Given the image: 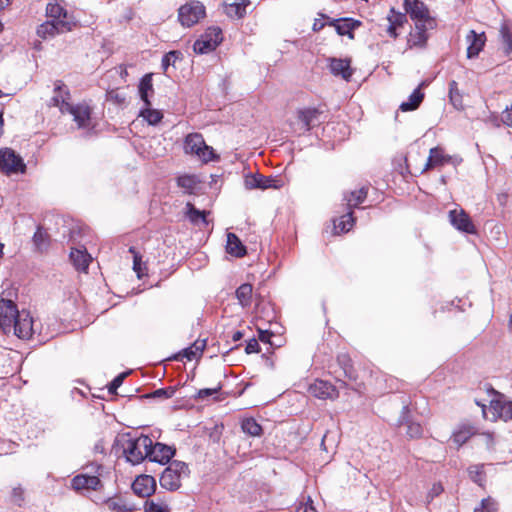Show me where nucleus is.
Returning <instances> with one entry per match:
<instances>
[{"mask_svg":"<svg viewBox=\"0 0 512 512\" xmlns=\"http://www.w3.org/2000/svg\"><path fill=\"white\" fill-rule=\"evenodd\" d=\"M482 412L485 419L490 421L512 420V401L504 394L495 392L489 406L482 405Z\"/></svg>","mask_w":512,"mask_h":512,"instance_id":"1","label":"nucleus"},{"mask_svg":"<svg viewBox=\"0 0 512 512\" xmlns=\"http://www.w3.org/2000/svg\"><path fill=\"white\" fill-rule=\"evenodd\" d=\"M151 445L152 439L146 435L129 438L123 444V453L127 461L136 465L148 458Z\"/></svg>","mask_w":512,"mask_h":512,"instance_id":"2","label":"nucleus"},{"mask_svg":"<svg viewBox=\"0 0 512 512\" xmlns=\"http://www.w3.org/2000/svg\"><path fill=\"white\" fill-rule=\"evenodd\" d=\"M184 151L186 154L196 155L204 163L219 160V155L205 143L203 136L199 133H191L186 136Z\"/></svg>","mask_w":512,"mask_h":512,"instance_id":"3","label":"nucleus"},{"mask_svg":"<svg viewBox=\"0 0 512 512\" xmlns=\"http://www.w3.org/2000/svg\"><path fill=\"white\" fill-rule=\"evenodd\" d=\"M403 7L406 14L414 22V25L426 24L430 29L436 28V19L430 15V11L424 2L420 0H404Z\"/></svg>","mask_w":512,"mask_h":512,"instance_id":"4","label":"nucleus"},{"mask_svg":"<svg viewBox=\"0 0 512 512\" xmlns=\"http://www.w3.org/2000/svg\"><path fill=\"white\" fill-rule=\"evenodd\" d=\"M188 466L181 461H173L162 472L160 485L166 490L174 491L181 486V479L188 475Z\"/></svg>","mask_w":512,"mask_h":512,"instance_id":"5","label":"nucleus"},{"mask_svg":"<svg viewBox=\"0 0 512 512\" xmlns=\"http://www.w3.org/2000/svg\"><path fill=\"white\" fill-rule=\"evenodd\" d=\"M76 26V22L72 16L65 18H49L37 28V35L41 38L53 37L56 34L71 31Z\"/></svg>","mask_w":512,"mask_h":512,"instance_id":"6","label":"nucleus"},{"mask_svg":"<svg viewBox=\"0 0 512 512\" xmlns=\"http://www.w3.org/2000/svg\"><path fill=\"white\" fill-rule=\"evenodd\" d=\"M0 171L10 176L13 174H23L26 171V165L23 159L11 148L0 150Z\"/></svg>","mask_w":512,"mask_h":512,"instance_id":"7","label":"nucleus"},{"mask_svg":"<svg viewBox=\"0 0 512 512\" xmlns=\"http://www.w3.org/2000/svg\"><path fill=\"white\" fill-rule=\"evenodd\" d=\"M222 30L219 27H209L201 37L195 41L193 49L197 54H206L214 51L222 42Z\"/></svg>","mask_w":512,"mask_h":512,"instance_id":"8","label":"nucleus"},{"mask_svg":"<svg viewBox=\"0 0 512 512\" xmlns=\"http://www.w3.org/2000/svg\"><path fill=\"white\" fill-rule=\"evenodd\" d=\"M205 16V7L200 2L182 5L178 11V19L183 26L191 27Z\"/></svg>","mask_w":512,"mask_h":512,"instance_id":"9","label":"nucleus"},{"mask_svg":"<svg viewBox=\"0 0 512 512\" xmlns=\"http://www.w3.org/2000/svg\"><path fill=\"white\" fill-rule=\"evenodd\" d=\"M20 312L12 300L3 298L0 300V328L5 334L11 333L13 323Z\"/></svg>","mask_w":512,"mask_h":512,"instance_id":"10","label":"nucleus"},{"mask_svg":"<svg viewBox=\"0 0 512 512\" xmlns=\"http://www.w3.org/2000/svg\"><path fill=\"white\" fill-rule=\"evenodd\" d=\"M11 332L22 340H28L33 336L35 333L34 321L28 311L22 310L19 313Z\"/></svg>","mask_w":512,"mask_h":512,"instance_id":"11","label":"nucleus"},{"mask_svg":"<svg viewBox=\"0 0 512 512\" xmlns=\"http://www.w3.org/2000/svg\"><path fill=\"white\" fill-rule=\"evenodd\" d=\"M245 188L248 190L253 189H279L283 186V181L271 176H264L262 174H250L245 177Z\"/></svg>","mask_w":512,"mask_h":512,"instance_id":"12","label":"nucleus"},{"mask_svg":"<svg viewBox=\"0 0 512 512\" xmlns=\"http://www.w3.org/2000/svg\"><path fill=\"white\" fill-rule=\"evenodd\" d=\"M322 19L329 20L328 25L333 26L340 36H348L354 39V30L361 26L359 20L353 18L331 19L329 16L321 14Z\"/></svg>","mask_w":512,"mask_h":512,"instance_id":"13","label":"nucleus"},{"mask_svg":"<svg viewBox=\"0 0 512 512\" xmlns=\"http://www.w3.org/2000/svg\"><path fill=\"white\" fill-rule=\"evenodd\" d=\"M71 487L77 492L97 491L102 488V482L98 476L78 474L72 478Z\"/></svg>","mask_w":512,"mask_h":512,"instance_id":"14","label":"nucleus"},{"mask_svg":"<svg viewBox=\"0 0 512 512\" xmlns=\"http://www.w3.org/2000/svg\"><path fill=\"white\" fill-rule=\"evenodd\" d=\"M498 51L512 61V24L503 22L498 33Z\"/></svg>","mask_w":512,"mask_h":512,"instance_id":"15","label":"nucleus"},{"mask_svg":"<svg viewBox=\"0 0 512 512\" xmlns=\"http://www.w3.org/2000/svg\"><path fill=\"white\" fill-rule=\"evenodd\" d=\"M451 224L459 231L468 234L476 233L475 225L463 209H454L449 212Z\"/></svg>","mask_w":512,"mask_h":512,"instance_id":"16","label":"nucleus"},{"mask_svg":"<svg viewBox=\"0 0 512 512\" xmlns=\"http://www.w3.org/2000/svg\"><path fill=\"white\" fill-rule=\"evenodd\" d=\"M66 113L73 116L78 128L85 129L91 126V109L86 104L71 105Z\"/></svg>","mask_w":512,"mask_h":512,"instance_id":"17","label":"nucleus"},{"mask_svg":"<svg viewBox=\"0 0 512 512\" xmlns=\"http://www.w3.org/2000/svg\"><path fill=\"white\" fill-rule=\"evenodd\" d=\"M174 453L175 450L172 447L159 442L155 444L152 442L151 448H149L148 459L151 462L166 464L173 457Z\"/></svg>","mask_w":512,"mask_h":512,"instance_id":"18","label":"nucleus"},{"mask_svg":"<svg viewBox=\"0 0 512 512\" xmlns=\"http://www.w3.org/2000/svg\"><path fill=\"white\" fill-rule=\"evenodd\" d=\"M70 92L66 85L61 81H57L54 87V95L51 98V105L58 107L62 114L66 113L67 108L72 104L69 102Z\"/></svg>","mask_w":512,"mask_h":512,"instance_id":"19","label":"nucleus"},{"mask_svg":"<svg viewBox=\"0 0 512 512\" xmlns=\"http://www.w3.org/2000/svg\"><path fill=\"white\" fill-rule=\"evenodd\" d=\"M309 393L319 399H335L339 393L330 383L323 380H316L309 386Z\"/></svg>","mask_w":512,"mask_h":512,"instance_id":"20","label":"nucleus"},{"mask_svg":"<svg viewBox=\"0 0 512 512\" xmlns=\"http://www.w3.org/2000/svg\"><path fill=\"white\" fill-rule=\"evenodd\" d=\"M485 32L477 33L475 30H470L466 35L467 57L472 59L479 55L486 42Z\"/></svg>","mask_w":512,"mask_h":512,"instance_id":"21","label":"nucleus"},{"mask_svg":"<svg viewBox=\"0 0 512 512\" xmlns=\"http://www.w3.org/2000/svg\"><path fill=\"white\" fill-rule=\"evenodd\" d=\"M429 30L431 29L426 24L414 25V29L409 33L407 39L409 48H424L429 38Z\"/></svg>","mask_w":512,"mask_h":512,"instance_id":"22","label":"nucleus"},{"mask_svg":"<svg viewBox=\"0 0 512 512\" xmlns=\"http://www.w3.org/2000/svg\"><path fill=\"white\" fill-rule=\"evenodd\" d=\"M156 488L155 479L149 475L138 476L132 484L135 494L140 497H149Z\"/></svg>","mask_w":512,"mask_h":512,"instance_id":"23","label":"nucleus"},{"mask_svg":"<svg viewBox=\"0 0 512 512\" xmlns=\"http://www.w3.org/2000/svg\"><path fill=\"white\" fill-rule=\"evenodd\" d=\"M451 156L444 153L443 149L440 147H434L430 149L429 157L427 162L422 170L425 172L434 167L443 166L446 163L450 162Z\"/></svg>","mask_w":512,"mask_h":512,"instance_id":"24","label":"nucleus"},{"mask_svg":"<svg viewBox=\"0 0 512 512\" xmlns=\"http://www.w3.org/2000/svg\"><path fill=\"white\" fill-rule=\"evenodd\" d=\"M298 125L301 131H309L318 117V111L314 108H306L297 112Z\"/></svg>","mask_w":512,"mask_h":512,"instance_id":"25","label":"nucleus"},{"mask_svg":"<svg viewBox=\"0 0 512 512\" xmlns=\"http://www.w3.org/2000/svg\"><path fill=\"white\" fill-rule=\"evenodd\" d=\"M70 259L78 271L86 272L92 260L91 256L85 251L80 249H72L70 252Z\"/></svg>","mask_w":512,"mask_h":512,"instance_id":"26","label":"nucleus"},{"mask_svg":"<svg viewBox=\"0 0 512 512\" xmlns=\"http://www.w3.org/2000/svg\"><path fill=\"white\" fill-rule=\"evenodd\" d=\"M226 251L235 257H243L246 254V248L241 240L234 233L227 234Z\"/></svg>","mask_w":512,"mask_h":512,"instance_id":"27","label":"nucleus"},{"mask_svg":"<svg viewBox=\"0 0 512 512\" xmlns=\"http://www.w3.org/2000/svg\"><path fill=\"white\" fill-rule=\"evenodd\" d=\"M249 4V0H235V2L225 6V13L230 18L240 19L246 14V8Z\"/></svg>","mask_w":512,"mask_h":512,"instance_id":"28","label":"nucleus"},{"mask_svg":"<svg viewBox=\"0 0 512 512\" xmlns=\"http://www.w3.org/2000/svg\"><path fill=\"white\" fill-rule=\"evenodd\" d=\"M426 83L422 82L418 85V87L412 92V94L409 96L408 101L403 102L400 105V109L404 112L406 111H413L415 110L420 103L422 102L424 98V94L420 91L421 87L425 86Z\"/></svg>","mask_w":512,"mask_h":512,"instance_id":"29","label":"nucleus"},{"mask_svg":"<svg viewBox=\"0 0 512 512\" xmlns=\"http://www.w3.org/2000/svg\"><path fill=\"white\" fill-rule=\"evenodd\" d=\"M408 413V407L407 406H404L403 409H402V415H401V418L399 420V424L400 425H403L405 424L407 426V435L410 437V438H419L421 437L422 435V432H423V429L421 427V425L417 422H412V421H408L406 419V414Z\"/></svg>","mask_w":512,"mask_h":512,"instance_id":"30","label":"nucleus"},{"mask_svg":"<svg viewBox=\"0 0 512 512\" xmlns=\"http://www.w3.org/2000/svg\"><path fill=\"white\" fill-rule=\"evenodd\" d=\"M367 197V188L361 187L360 189L354 190L345 194L344 200L346 201V205L349 210L352 208L358 207Z\"/></svg>","mask_w":512,"mask_h":512,"instance_id":"31","label":"nucleus"},{"mask_svg":"<svg viewBox=\"0 0 512 512\" xmlns=\"http://www.w3.org/2000/svg\"><path fill=\"white\" fill-rule=\"evenodd\" d=\"M355 219L352 210H349L345 215L341 216L334 222V229L336 234L345 233L350 231L353 227Z\"/></svg>","mask_w":512,"mask_h":512,"instance_id":"32","label":"nucleus"},{"mask_svg":"<svg viewBox=\"0 0 512 512\" xmlns=\"http://www.w3.org/2000/svg\"><path fill=\"white\" fill-rule=\"evenodd\" d=\"M252 291V285L248 283H244L237 288L236 298L243 308L249 307L251 305Z\"/></svg>","mask_w":512,"mask_h":512,"instance_id":"33","label":"nucleus"},{"mask_svg":"<svg viewBox=\"0 0 512 512\" xmlns=\"http://www.w3.org/2000/svg\"><path fill=\"white\" fill-rule=\"evenodd\" d=\"M33 243L38 251H46L50 244V237L46 231L41 227H38L33 236Z\"/></svg>","mask_w":512,"mask_h":512,"instance_id":"34","label":"nucleus"},{"mask_svg":"<svg viewBox=\"0 0 512 512\" xmlns=\"http://www.w3.org/2000/svg\"><path fill=\"white\" fill-rule=\"evenodd\" d=\"M468 474L470 479L478 484L479 486L483 487L486 482V474L484 472V464H475L471 465L468 468Z\"/></svg>","mask_w":512,"mask_h":512,"instance_id":"35","label":"nucleus"},{"mask_svg":"<svg viewBox=\"0 0 512 512\" xmlns=\"http://www.w3.org/2000/svg\"><path fill=\"white\" fill-rule=\"evenodd\" d=\"M473 434L474 430L471 426H463L453 432L452 440L458 447H460L466 443Z\"/></svg>","mask_w":512,"mask_h":512,"instance_id":"36","label":"nucleus"},{"mask_svg":"<svg viewBox=\"0 0 512 512\" xmlns=\"http://www.w3.org/2000/svg\"><path fill=\"white\" fill-rule=\"evenodd\" d=\"M153 90V85H152V75L151 74H146L141 82H140V85H139V93H140V97L141 99L143 100V102L145 103L146 106H150L151 103L148 99V95H149V92Z\"/></svg>","mask_w":512,"mask_h":512,"instance_id":"37","label":"nucleus"},{"mask_svg":"<svg viewBox=\"0 0 512 512\" xmlns=\"http://www.w3.org/2000/svg\"><path fill=\"white\" fill-rule=\"evenodd\" d=\"M241 428L244 433L250 436H260L262 433V427L254 418H245L241 423Z\"/></svg>","mask_w":512,"mask_h":512,"instance_id":"38","label":"nucleus"},{"mask_svg":"<svg viewBox=\"0 0 512 512\" xmlns=\"http://www.w3.org/2000/svg\"><path fill=\"white\" fill-rule=\"evenodd\" d=\"M186 210V216L193 224H198L199 222L207 224L205 211L196 209L190 202L186 204Z\"/></svg>","mask_w":512,"mask_h":512,"instance_id":"39","label":"nucleus"},{"mask_svg":"<svg viewBox=\"0 0 512 512\" xmlns=\"http://www.w3.org/2000/svg\"><path fill=\"white\" fill-rule=\"evenodd\" d=\"M145 512H170L168 503L160 498L146 501Z\"/></svg>","mask_w":512,"mask_h":512,"instance_id":"40","label":"nucleus"},{"mask_svg":"<svg viewBox=\"0 0 512 512\" xmlns=\"http://www.w3.org/2000/svg\"><path fill=\"white\" fill-rule=\"evenodd\" d=\"M206 346V340H196L190 347L183 350V355L192 360L202 354Z\"/></svg>","mask_w":512,"mask_h":512,"instance_id":"41","label":"nucleus"},{"mask_svg":"<svg viewBox=\"0 0 512 512\" xmlns=\"http://www.w3.org/2000/svg\"><path fill=\"white\" fill-rule=\"evenodd\" d=\"M140 116L143 117V119L146 120L150 125L158 124L163 118L161 111L151 109L150 106H146V108L140 112Z\"/></svg>","mask_w":512,"mask_h":512,"instance_id":"42","label":"nucleus"},{"mask_svg":"<svg viewBox=\"0 0 512 512\" xmlns=\"http://www.w3.org/2000/svg\"><path fill=\"white\" fill-rule=\"evenodd\" d=\"M198 182L195 175H182L177 178L178 186L183 188L187 193H192Z\"/></svg>","mask_w":512,"mask_h":512,"instance_id":"43","label":"nucleus"},{"mask_svg":"<svg viewBox=\"0 0 512 512\" xmlns=\"http://www.w3.org/2000/svg\"><path fill=\"white\" fill-rule=\"evenodd\" d=\"M46 15L48 18H65L71 16L68 11L58 3H48L46 6Z\"/></svg>","mask_w":512,"mask_h":512,"instance_id":"44","label":"nucleus"},{"mask_svg":"<svg viewBox=\"0 0 512 512\" xmlns=\"http://www.w3.org/2000/svg\"><path fill=\"white\" fill-rule=\"evenodd\" d=\"M449 98H450L452 105L456 109L463 108L462 96L459 93L458 84L455 80L451 81L449 84Z\"/></svg>","mask_w":512,"mask_h":512,"instance_id":"45","label":"nucleus"},{"mask_svg":"<svg viewBox=\"0 0 512 512\" xmlns=\"http://www.w3.org/2000/svg\"><path fill=\"white\" fill-rule=\"evenodd\" d=\"M177 391V388L175 386H169L166 388H160L155 391H153L150 394H147L146 398H156L160 400L169 399L172 398Z\"/></svg>","mask_w":512,"mask_h":512,"instance_id":"46","label":"nucleus"},{"mask_svg":"<svg viewBox=\"0 0 512 512\" xmlns=\"http://www.w3.org/2000/svg\"><path fill=\"white\" fill-rule=\"evenodd\" d=\"M129 252L133 255V270L137 273L138 278H141L145 274V263L142 262L141 255L134 247H130Z\"/></svg>","mask_w":512,"mask_h":512,"instance_id":"47","label":"nucleus"},{"mask_svg":"<svg viewBox=\"0 0 512 512\" xmlns=\"http://www.w3.org/2000/svg\"><path fill=\"white\" fill-rule=\"evenodd\" d=\"M330 73L334 76H340L346 81H350L351 76L354 73L352 66H328Z\"/></svg>","mask_w":512,"mask_h":512,"instance_id":"48","label":"nucleus"},{"mask_svg":"<svg viewBox=\"0 0 512 512\" xmlns=\"http://www.w3.org/2000/svg\"><path fill=\"white\" fill-rule=\"evenodd\" d=\"M387 19L389 23L398 28L402 27L407 22V14L406 12H397L395 8L392 7L390 9L389 15L387 16Z\"/></svg>","mask_w":512,"mask_h":512,"instance_id":"49","label":"nucleus"},{"mask_svg":"<svg viewBox=\"0 0 512 512\" xmlns=\"http://www.w3.org/2000/svg\"><path fill=\"white\" fill-rule=\"evenodd\" d=\"M183 54L180 51H170L162 56L161 64H175L183 60Z\"/></svg>","mask_w":512,"mask_h":512,"instance_id":"50","label":"nucleus"},{"mask_svg":"<svg viewBox=\"0 0 512 512\" xmlns=\"http://www.w3.org/2000/svg\"><path fill=\"white\" fill-rule=\"evenodd\" d=\"M496 503L492 498H486L481 501L480 507H476L474 512H495Z\"/></svg>","mask_w":512,"mask_h":512,"instance_id":"51","label":"nucleus"},{"mask_svg":"<svg viewBox=\"0 0 512 512\" xmlns=\"http://www.w3.org/2000/svg\"><path fill=\"white\" fill-rule=\"evenodd\" d=\"M107 507L109 510L113 512H132L133 509L130 507H127L125 504H123L120 501H117L115 499H109L107 501Z\"/></svg>","mask_w":512,"mask_h":512,"instance_id":"52","label":"nucleus"},{"mask_svg":"<svg viewBox=\"0 0 512 512\" xmlns=\"http://www.w3.org/2000/svg\"><path fill=\"white\" fill-rule=\"evenodd\" d=\"M11 500L18 506L24 502V489L20 485L12 489Z\"/></svg>","mask_w":512,"mask_h":512,"instance_id":"53","label":"nucleus"},{"mask_svg":"<svg viewBox=\"0 0 512 512\" xmlns=\"http://www.w3.org/2000/svg\"><path fill=\"white\" fill-rule=\"evenodd\" d=\"M127 375H128V373L124 372V373H121L118 376H116L108 387L109 393H111V394L116 393L117 389L122 385L123 380L125 379V377Z\"/></svg>","mask_w":512,"mask_h":512,"instance_id":"54","label":"nucleus"},{"mask_svg":"<svg viewBox=\"0 0 512 512\" xmlns=\"http://www.w3.org/2000/svg\"><path fill=\"white\" fill-rule=\"evenodd\" d=\"M443 486L441 483H434L427 494L428 501L433 500L443 492Z\"/></svg>","mask_w":512,"mask_h":512,"instance_id":"55","label":"nucleus"},{"mask_svg":"<svg viewBox=\"0 0 512 512\" xmlns=\"http://www.w3.org/2000/svg\"><path fill=\"white\" fill-rule=\"evenodd\" d=\"M291 512H317L315 507L312 505V501L308 498L307 502L301 503L299 506Z\"/></svg>","mask_w":512,"mask_h":512,"instance_id":"56","label":"nucleus"},{"mask_svg":"<svg viewBox=\"0 0 512 512\" xmlns=\"http://www.w3.org/2000/svg\"><path fill=\"white\" fill-rule=\"evenodd\" d=\"M220 390V387H217V388H204V389H200L197 393V397L199 399H206L210 396H213L215 394L218 393V391Z\"/></svg>","mask_w":512,"mask_h":512,"instance_id":"57","label":"nucleus"},{"mask_svg":"<svg viewBox=\"0 0 512 512\" xmlns=\"http://www.w3.org/2000/svg\"><path fill=\"white\" fill-rule=\"evenodd\" d=\"M338 360H339V362L341 364L344 365V373H345V375L348 378L353 379L354 378L353 371H352L351 367L348 365L349 359L346 358V356H341V357L338 358Z\"/></svg>","mask_w":512,"mask_h":512,"instance_id":"58","label":"nucleus"},{"mask_svg":"<svg viewBox=\"0 0 512 512\" xmlns=\"http://www.w3.org/2000/svg\"><path fill=\"white\" fill-rule=\"evenodd\" d=\"M245 351L247 354L257 353L259 352V343L256 339H251L247 342L245 347Z\"/></svg>","mask_w":512,"mask_h":512,"instance_id":"59","label":"nucleus"},{"mask_svg":"<svg viewBox=\"0 0 512 512\" xmlns=\"http://www.w3.org/2000/svg\"><path fill=\"white\" fill-rule=\"evenodd\" d=\"M502 121L507 126H512V104L502 113Z\"/></svg>","mask_w":512,"mask_h":512,"instance_id":"60","label":"nucleus"},{"mask_svg":"<svg viewBox=\"0 0 512 512\" xmlns=\"http://www.w3.org/2000/svg\"><path fill=\"white\" fill-rule=\"evenodd\" d=\"M272 336V333L266 330H259L258 331V337L261 342L268 343L270 342V338Z\"/></svg>","mask_w":512,"mask_h":512,"instance_id":"61","label":"nucleus"},{"mask_svg":"<svg viewBox=\"0 0 512 512\" xmlns=\"http://www.w3.org/2000/svg\"><path fill=\"white\" fill-rule=\"evenodd\" d=\"M326 21L327 22H323L322 19H315L313 23V30L320 31L326 24H328L329 20Z\"/></svg>","mask_w":512,"mask_h":512,"instance_id":"62","label":"nucleus"},{"mask_svg":"<svg viewBox=\"0 0 512 512\" xmlns=\"http://www.w3.org/2000/svg\"><path fill=\"white\" fill-rule=\"evenodd\" d=\"M396 29H397V27H395L394 25L389 23V26H388V29H387V32H388L389 36H391L393 38H396L397 37Z\"/></svg>","mask_w":512,"mask_h":512,"instance_id":"63","label":"nucleus"},{"mask_svg":"<svg viewBox=\"0 0 512 512\" xmlns=\"http://www.w3.org/2000/svg\"><path fill=\"white\" fill-rule=\"evenodd\" d=\"M242 337H243V333H242L241 331H235V332L233 333V335H232V340H233L234 342H237V341H239L240 339H242Z\"/></svg>","mask_w":512,"mask_h":512,"instance_id":"64","label":"nucleus"}]
</instances>
